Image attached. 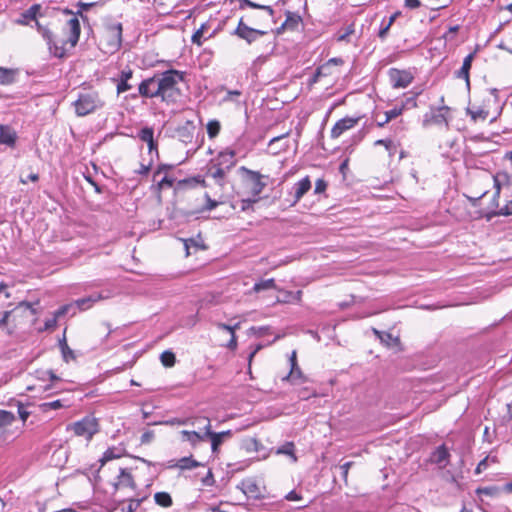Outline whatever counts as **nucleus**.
<instances>
[{"label": "nucleus", "mask_w": 512, "mask_h": 512, "mask_svg": "<svg viewBox=\"0 0 512 512\" xmlns=\"http://www.w3.org/2000/svg\"><path fill=\"white\" fill-rule=\"evenodd\" d=\"M287 135H288V133L274 137L273 139L270 140L268 147L272 154L276 155V154L280 153L281 151H285L288 149L289 146L284 141L285 138L287 137Z\"/></svg>", "instance_id": "27"}, {"label": "nucleus", "mask_w": 512, "mask_h": 512, "mask_svg": "<svg viewBox=\"0 0 512 512\" xmlns=\"http://www.w3.org/2000/svg\"><path fill=\"white\" fill-rule=\"evenodd\" d=\"M57 320H58V318H56L55 315H53L52 318L47 319L45 321V330H52V329H54L57 326Z\"/></svg>", "instance_id": "58"}, {"label": "nucleus", "mask_w": 512, "mask_h": 512, "mask_svg": "<svg viewBox=\"0 0 512 512\" xmlns=\"http://www.w3.org/2000/svg\"><path fill=\"white\" fill-rule=\"evenodd\" d=\"M102 106L103 102L96 92L80 94L78 99L74 102L75 113L80 117L93 113Z\"/></svg>", "instance_id": "3"}, {"label": "nucleus", "mask_w": 512, "mask_h": 512, "mask_svg": "<svg viewBox=\"0 0 512 512\" xmlns=\"http://www.w3.org/2000/svg\"><path fill=\"white\" fill-rule=\"evenodd\" d=\"M275 288H276L275 281H274V279L271 278V279H267V280H263L258 283H255L253 290L255 292H260L263 290L275 289Z\"/></svg>", "instance_id": "39"}, {"label": "nucleus", "mask_w": 512, "mask_h": 512, "mask_svg": "<svg viewBox=\"0 0 512 512\" xmlns=\"http://www.w3.org/2000/svg\"><path fill=\"white\" fill-rule=\"evenodd\" d=\"M40 7L39 5H33L32 7H30L24 14L23 16L25 18H28V19H32L34 20L36 18V15L39 11Z\"/></svg>", "instance_id": "51"}, {"label": "nucleus", "mask_w": 512, "mask_h": 512, "mask_svg": "<svg viewBox=\"0 0 512 512\" xmlns=\"http://www.w3.org/2000/svg\"><path fill=\"white\" fill-rule=\"evenodd\" d=\"M497 457L496 456H486L484 459H482L476 469H475V474L479 475L481 474L482 472H484L490 463H497Z\"/></svg>", "instance_id": "38"}, {"label": "nucleus", "mask_w": 512, "mask_h": 512, "mask_svg": "<svg viewBox=\"0 0 512 512\" xmlns=\"http://www.w3.org/2000/svg\"><path fill=\"white\" fill-rule=\"evenodd\" d=\"M332 68L333 67L330 64H328L327 62L324 63L323 65H321L317 69V71L315 73V79L314 80L316 81L321 76H327V75L332 74L333 73Z\"/></svg>", "instance_id": "45"}, {"label": "nucleus", "mask_w": 512, "mask_h": 512, "mask_svg": "<svg viewBox=\"0 0 512 512\" xmlns=\"http://www.w3.org/2000/svg\"><path fill=\"white\" fill-rule=\"evenodd\" d=\"M18 414L22 421H26L30 415V412L26 409V407L23 404H19Z\"/></svg>", "instance_id": "54"}, {"label": "nucleus", "mask_w": 512, "mask_h": 512, "mask_svg": "<svg viewBox=\"0 0 512 512\" xmlns=\"http://www.w3.org/2000/svg\"><path fill=\"white\" fill-rule=\"evenodd\" d=\"M154 500L161 507H170L172 505V498L167 492H157L154 495Z\"/></svg>", "instance_id": "35"}, {"label": "nucleus", "mask_w": 512, "mask_h": 512, "mask_svg": "<svg viewBox=\"0 0 512 512\" xmlns=\"http://www.w3.org/2000/svg\"><path fill=\"white\" fill-rule=\"evenodd\" d=\"M17 138V132L12 127L0 124V144L13 148L16 145Z\"/></svg>", "instance_id": "12"}, {"label": "nucleus", "mask_w": 512, "mask_h": 512, "mask_svg": "<svg viewBox=\"0 0 512 512\" xmlns=\"http://www.w3.org/2000/svg\"><path fill=\"white\" fill-rule=\"evenodd\" d=\"M63 407V404L60 400H55L51 402H45L40 405L42 411L47 412L48 410H57Z\"/></svg>", "instance_id": "47"}, {"label": "nucleus", "mask_w": 512, "mask_h": 512, "mask_svg": "<svg viewBox=\"0 0 512 512\" xmlns=\"http://www.w3.org/2000/svg\"><path fill=\"white\" fill-rule=\"evenodd\" d=\"M289 361H290L291 369H290L289 374L284 379L288 380V381H294L295 369L298 366V364H297V357H296V351L292 352V354H291V356L289 358Z\"/></svg>", "instance_id": "42"}, {"label": "nucleus", "mask_w": 512, "mask_h": 512, "mask_svg": "<svg viewBox=\"0 0 512 512\" xmlns=\"http://www.w3.org/2000/svg\"><path fill=\"white\" fill-rule=\"evenodd\" d=\"M241 1L243 4H245L246 6H248L250 8L265 10L271 17L274 15V10L272 9L271 6L260 5V4L254 3L250 0H241Z\"/></svg>", "instance_id": "44"}, {"label": "nucleus", "mask_w": 512, "mask_h": 512, "mask_svg": "<svg viewBox=\"0 0 512 512\" xmlns=\"http://www.w3.org/2000/svg\"><path fill=\"white\" fill-rule=\"evenodd\" d=\"M235 34L240 38L245 39L248 43H252L256 40V35H264L265 32L248 27L241 19L235 30Z\"/></svg>", "instance_id": "11"}, {"label": "nucleus", "mask_w": 512, "mask_h": 512, "mask_svg": "<svg viewBox=\"0 0 512 512\" xmlns=\"http://www.w3.org/2000/svg\"><path fill=\"white\" fill-rule=\"evenodd\" d=\"M327 188V183L323 179H318L315 183V189L314 192L316 194H320L324 192Z\"/></svg>", "instance_id": "53"}, {"label": "nucleus", "mask_w": 512, "mask_h": 512, "mask_svg": "<svg viewBox=\"0 0 512 512\" xmlns=\"http://www.w3.org/2000/svg\"><path fill=\"white\" fill-rule=\"evenodd\" d=\"M235 152L233 150H225L218 154L213 160L216 164L226 168L228 171L235 165Z\"/></svg>", "instance_id": "21"}, {"label": "nucleus", "mask_w": 512, "mask_h": 512, "mask_svg": "<svg viewBox=\"0 0 512 512\" xmlns=\"http://www.w3.org/2000/svg\"><path fill=\"white\" fill-rule=\"evenodd\" d=\"M173 165H160L153 174V181L157 182V189L161 191L166 187H172L174 178L168 176V171L173 169Z\"/></svg>", "instance_id": "8"}, {"label": "nucleus", "mask_w": 512, "mask_h": 512, "mask_svg": "<svg viewBox=\"0 0 512 512\" xmlns=\"http://www.w3.org/2000/svg\"><path fill=\"white\" fill-rule=\"evenodd\" d=\"M209 438L211 441V449L213 453H217L220 445L223 443L224 439L220 437L217 433L212 430L209 433H206V439Z\"/></svg>", "instance_id": "36"}, {"label": "nucleus", "mask_w": 512, "mask_h": 512, "mask_svg": "<svg viewBox=\"0 0 512 512\" xmlns=\"http://www.w3.org/2000/svg\"><path fill=\"white\" fill-rule=\"evenodd\" d=\"M165 424H179V425H185V424H191L192 426L196 427L199 432L202 433H209L211 431V420L208 417L205 416H198L191 419H174L165 422Z\"/></svg>", "instance_id": "7"}, {"label": "nucleus", "mask_w": 512, "mask_h": 512, "mask_svg": "<svg viewBox=\"0 0 512 512\" xmlns=\"http://www.w3.org/2000/svg\"><path fill=\"white\" fill-rule=\"evenodd\" d=\"M311 189V181L308 176L301 179L297 183L294 184L293 190H294V200L293 205L298 203L301 198Z\"/></svg>", "instance_id": "18"}, {"label": "nucleus", "mask_w": 512, "mask_h": 512, "mask_svg": "<svg viewBox=\"0 0 512 512\" xmlns=\"http://www.w3.org/2000/svg\"><path fill=\"white\" fill-rule=\"evenodd\" d=\"M479 105L488 109V115H490V111L492 107L498 108L499 101L496 89H488L486 90L482 96Z\"/></svg>", "instance_id": "15"}, {"label": "nucleus", "mask_w": 512, "mask_h": 512, "mask_svg": "<svg viewBox=\"0 0 512 512\" xmlns=\"http://www.w3.org/2000/svg\"><path fill=\"white\" fill-rule=\"evenodd\" d=\"M155 434L152 430L145 431L140 438L141 444H150L154 440Z\"/></svg>", "instance_id": "50"}, {"label": "nucleus", "mask_w": 512, "mask_h": 512, "mask_svg": "<svg viewBox=\"0 0 512 512\" xmlns=\"http://www.w3.org/2000/svg\"><path fill=\"white\" fill-rule=\"evenodd\" d=\"M389 80L394 88H406L412 81L413 76L409 71L392 68L389 70Z\"/></svg>", "instance_id": "5"}, {"label": "nucleus", "mask_w": 512, "mask_h": 512, "mask_svg": "<svg viewBox=\"0 0 512 512\" xmlns=\"http://www.w3.org/2000/svg\"><path fill=\"white\" fill-rule=\"evenodd\" d=\"M11 313H12V311H5L3 313L2 317L0 318V329L7 328V323H8Z\"/></svg>", "instance_id": "57"}, {"label": "nucleus", "mask_w": 512, "mask_h": 512, "mask_svg": "<svg viewBox=\"0 0 512 512\" xmlns=\"http://www.w3.org/2000/svg\"><path fill=\"white\" fill-rule=\"evenodd\" d=\"M181 440L189 442L193 447L197 446L200 442L206 440V433H202L196 430L188 431L182 430L180 432Z\"/></svg>", "instance_id": "20"}, {"label": "nucleus", "mask_w": 512, "mask_h": 512, "mask_svg": "<svg viewBox=\"0 0 512 512\" xmlns=\"http://www.w3.org/2000/svg\"><path fill=\"white\" fill-rule=\"evenodd\" d=\"M220 123L217 120H211L207 124V133L210 138L216 137L220 132Z\"/></svg>", "instance_id": "43"}, {"label": "nucleus", "mask_w": 512, "mask_h": 512, "mask_svg": "<svg viewBox=\"0 0 512 512\" xmlns=\"http://www.w3.org/2000/svg\"><path fill=\"white\" fill-rule=\"evenodd\" d=\"M18 75L17 69L0 67V84L10 85L15 82Z\"/></svg>", "instance_id": "28"}, {"label": "nucleus", "mask_w": 512, "mask_h": 512, "mask_svg": "<svg viewBox=\"0 0 512 512\" xmlns=\"http://www.w3.org/2000/svg\"><path fill=\"white\" fill-rule=\"evenodd\" d=\"M124 454V449L121 447L108 448L104 453L100 462L104 465L106 462L113 459H118Z\"/></svg>", "instance_id": "31"}, {"label": "nucleus", "mask_w": 512, "mask_h": 512, "mask_svg": "<svg viewBox=\"0 0 512 512\" xmlns=\"http://www.w3.org/2000/svg\"><path fill=\"white\" fill-rule=\"evenodd\" d=\"M499 214L505 215V216L512 215V200L509 201L505 206L500 208Z\"/></svg>", "instance_id": "56"}, {"label": "nucleus", "mask_w": 512, "mask_h": 512, "mask_svg": "<svg viewBox=\"0 0 512 512\" xmlns=\"http://www.w3.org/2000/svg\"><path fill=\"white\" fill-rule=\"evenodd\" d=\"M160 360L165 367H172L175 364V355L171 351H164L160 356Z\"/></svg>", "instance_id": "40"}, {"label": "nucleus", "mask_w": 512, "mask_h": 512, "mask_svg": "<svg viewBox=\"0 0 512 512\" xmlns=\"http://www.w3.org/2000/svg\"><path fill=\"white\" fill-rule=\"evenodd\" d=\"M132 74H133V72L131 69L122 71L120 80L117 84L118 94L126 92L131 89L132 86L128 83V81H129V79H131Z\"/></svg>", "instance_id": "30"}, {"label": "nucleus", "mask_w": 512, "mask_h": 512, "mask_svg": "<svg viewBox=\"0 0 512 512\" xmlns=\"http://www.w3.org/2000/svg\"><path fill=\"white\" fill-rule=\"evenodd\" d=\"M195 126L192 122L187 121L185 124L179 126L176 131V137L183 143H190L193 139Z\"/></svg>", "instance_id": "19"}, {"label": "nucleus", "mask_w": 512, "mask_h": 512, "mask_svg": "<svg viewBox=\"0 0 512 512\" xmlns=\"http://www.w3.org/2000/svg\"><path fill=\"white\" fill-rule=\"evenodd\" d=\"M285 499L288 501H299L302 499V496L296 491H290L288 494H286Z\"/></svg>", "instance_id": "61"}, {"label": "nucleus", "mask_w": 512, "mask_h": 512, "mask_svg": "<svg viewBox=\"0 0 512 512\" xmlns=\"http://www.w3.org/2000/svg\"><path fill=\"white\" fill-rule=\"evenodd\" d=\"M479 105L488 109V115H490V111L492 107L498 108L499 101L496 89H488L486 90L482 96Z\"/></svg>", "instance_id": "16"}, {"label": "nucleus", "mask_w": 512, "mask_h": 512, "mask_svg": "<svg viewBox=\"0 0 512 512\" xmlns=\"http://www.w3.org/2000/svg\"><path fill=\"white\" fill-rule=\"evenodd\" d=\"M106 297L103 296L100 293H96L93 295H90L88 297H84L81 299H78L74 302V304L80 309V310H87L91 308L96 302L105 299Z\"/></svg>", "instance_id": "26"}, {"label": "nucleus", "mask_w": 512, "mask_h": 512, "mask_svg": "<svg viewBox=\"0 0 512 512\" xmlns=\"http://www.w3.org/2000/svg\"><path fill=\"white\" fill-rule=\"evenodd\" d=\"M473 59H474V54L473 53L468 54L463 60L462 67L460 68L459 71L456 72V77L460 78V79H464L468 86L470 84L469 72H470V69L472 66Z\"/></svg>", "instance_id": "24"}, {"label": "nucleus", "mask_w": 512, "mask_h": 512, "mask_svg": "<svg viewBox=\"0 0 512 512\" xmlns=\"http://www.w3.org/2000/svg\"><path fill=\"white\" fill-rule=\"evenodd\" d=\"M71 307H72V304H66V305L60 307L57 311H55L54 315L56 316V318L59 319L60 317L66 315Z\"/></svg>", "instance_id": "55"}, {"label": "nucleus", "mask_w": 512, "mask_h": 512, "mask_svg": "<svg viewBox=\"0 0 512 512\" xmlns=\"http://www.w3.org/2000/svg\"><path fill=\"white\" fill-rule=\"evenodd\" d=\"M375 333L378 335L381 342L384 343L387 347H395V346L399 345V343H400L399 338L394 337L390 333H385V332L381 333L377 330H375Z\"/></svg>", "instance_id": "33"}, {"label": "nucleus", "mask_w": 512, "mask_h": 512, "mask_svg": "<svg viewBox=\"0 0 512 512\" xmlns=\"http://www.w3.org/2000/svg\"><path fill=\"white\" fill-rule=\"evenodd\" d=\"M205 24H203L199 29L195 31L192 35V43L197 44L198 46L202 45V37L204 36Z\"/></svg>", "instance_id": "49"}, {"label": "nucleus", "mask_w": 512, "mask_h": 512, "mask_svg": "<svg viewBox=\"0 0 512 512\" xmlns=\"http://www.w3.org/2000/svg\"><path fill=\"white\" fill-rule=\"evenodd\" d=\"M351 466H352V462H346L343 465H341V467H340L342 470V477L345 480V482L347 481L348 472H349V469Z\"/></svg>", "instance_id": "62"}, {"label": "nucleus", "mask_w": 512, "mask_h": 512, "mask_svg": "<svg viewBox=\"0 0 512 512\" xmlns=\"http://www.w3.org/2000/svg\"><path fill=\"white\" fill-rule=\"evenodd\" d=\"M241 170H243L248 176L247 180L249 182L252 193L254 195L260 194L265 187V183L262 181L261 174L259 172L249 170L245 167H242Z\"/></svg>", "instance_id": "10"}, {"label": "nucleus", "mask_w": 512, "mask_h": 512, "mask_svg": "<svg viewBox=\"0 0 512 512\" xmlns=\"http://www.w3.org/2000/svg\"><path fill=\"white\" fill-rule=\"evenodd\" d=\"M15 417L11 412L0 410V426H6L14 421Z\"/></svg>", "instance_id": "46"}, {"label": "nucleus", "mask_w": 512, "mask_h": 512, "mask_svg": "<svg viewBox=\"0 0 512 512\" xmlns=\"http://www.w3.org/2000/svg\"><path fill=\"white\" fill-rule=\"evenodd\" d=\"M240 95H241V91H239V90H231V91H227V94H226V96L223 98V101H224V102H227V101H235V100H236V98H238Z\"/></svg>", "instance_id": "52"}, {"label": "nucleus", "mask_w": 512, "mask_h": 512, "mask_svg": "<svg viewBox=\"0 0 512 512\" xmlns=\"http://www.w3.org/2000/svg\"><path fill=\"white\" fill-rule=\"evenodd\" d=\"M67 430L73 431L76 436L83 437L87 441H90L98 432V422L95 418L85 417L80 421L68 425Z\"/></svg>", "instance_id": "4"}, {"label": "nucleus", "mask_w": 512, "mask_h": 512, "mask_svg": "<svg viewBox=\"0 0 512 512\" xmlns=\"http://www.w3.org/2000/svg\"><path fill=\"white\" fill-rule=\"evenodd\" d=\"M405 109V106L402 105L401 107H395L389 111L385 112L386 121H391L392 119L400 116Z\"/></svg>", "instance_id": "48"}, {"label": "nucleus", "mask_w": 512, "mask_h": 512, "mask_svg": "<svg viewBox=\"0 0 512 512\" xmlns=\"http://www.w3.org/2000/svg\"><path fill=\"white\" fill-rule=\"evenodd\" d=\"M466 112L470 115L473 122L485 121L489 117L488 109L479 105L476 100L469 103Z\"/></svg>", "instance_id": "13"}, {"label": "nucleus", "mask_w": 512, "mask_h": 512, "mask_svg": "<svg viewBox=\"0 0 512 512\" xmlns=\"http://www.w3.org/2000/svg\"><path fill=\"white\" fill-rule=\"evenodd\" d=\"M216 327L218 329L227 331L231 335V338L228 341L226 346L229 349H231V350H235L237 348V338H236V335H235V331L240 328V323H236L233 326H230V325H227V324H224V323H217Z\"/></svg>", "instance_id": "25"}, {"label": "nucleus", "mask_w": 512, "mask_h": 512, "mask_svg": "<svg viewBox=\"0 0 512 512\" xmlns=\"http://www.w3.org/2000/svg\"><path fill=\"white\" fill-rule=\"evenodd\" d=\"M359 120H360L359 117H357V118L346 117V118L340 119L339 121L336 122V124L331 129V137L332 138L340 137L345 131L355 127L358 124Z\"/></svg>", "instance_id": "9"}, {"label": "nucleus", "mask_w": 512, "mask_h": 512, "mask_svg": "<svg viewBox=\"0 0 512 512\" xmlns=\"http://www.w3.org/2000/svg\"><path fill=\"white\" fill-rule=\"evenodd\" d=\"M374 145L384 146L386 148V150H388L390 152L391 147H392V141L390 139H379V140L375 141Z\"/></svg>", "instance_id": "59"}, {"label": "nucleus", "mask_w": 512, "mask_h": 512, "mask_svg": "<svg viewBox=\"0 0 512 512\" xmlns=\"http://www.w3.org/2000/svg\"><path fill=\"white\" fill-rule=\"evenodd\" d=\"M405 6L410 9H416L420 6L419 0H405Z\"/></svg>", "instance_id": "64"}, {"label": "nucleus", "mask_w": 512, "mask_h": 512, "mask_svg": "<svg viewBox=\"0 0 512 512\" xmlns=\"http://www.w3.org/2000/svg\"><path fill=\"white\" fill-rule=\"evenodd\" d=\"M354 32V29L352 26H350L347 31L344 34H341L338 36V41H346L348 40L349 35H351Z\"/></svg>", "instance_id": "63"}, {"label": "nucleus", "mask_w": 512, "mask_h": 512, "mask_svg": "<svg viewBox=\"0 0 512 512\" xmlns=\"http://www.w3.org/2000/svg\"><path fill=\"white\" fill-rule=\"evenodd\" d=\"M116 487H130L135 488L134 479L130 472L125 468L120 469V474L118 476V482Z\"/></svg>", "instance_id": "29"}, {"label": "nucleus", "mask_w": 512, "mask_h": 512, "mask_svg": "<svg viewBox=\"0 0 512 512\" xmlns=\"http://www.w3.org/2000/svg\"><path fill=\"white\" fill-rule=\"evenodd\" d=\"M447 108H440L436 112H432L431 114H426L425 119L423 121L425 126L436 124V125H448L447 118L443 113Z\"/></svg>", "instance_id": "22"}, {"label": "nucleus", "mask_w": 512, "mask_h": 512, "mask_svg": "<svg viewBox=\"0 0 512 512\" xmlns=\"http://www.w3.org/2000/svg\"><path fill=\"white\" fill-rule=\"evenodd\" d=\"M160 98L163 101H173L178 95L177 84L182 80L181 74L176 70H169L159 75Z\"/></svg>", "instance_id": "2"}, {"label": "nucleus", "mask_w": 512, "mask_h": 512, "mask_svg": "<svg viewBox=\"0 0 512 512\" xmlns=\"http://www.w3.org/2000/svg\"><path fill=\"white\" fill-rule=\"evenodd\" d=\"M36 25L39 33L45 39L50 53L55 57H64L79 41L81 27L77 17H73L67 21L65 38L62 39H58L48 28L43 27L39 22H36Z\"/></svg>", "instance_id": "1"}, {"label": "nucleus", "mask_w": 512, "mask_h": 512, "mask_svg": "<svg viewBox=\"0 0 512 512\" xmlns=\"http://www.w3.org/2000/svg\"><path fill=\"white\" fill-rule=\"evenodd\" d=\"M106 34L111 47L118 49L122 42V25L116 23L108 26Z\"/></svg>", "instance_id": "14"}, {"label": "nucleus", "mask_w": 512, "mask_h": 512, "mask_svg": "<svg viewBox=\"0 0 512 512\" xmlns=\"http://www.w3.org/2000/svg\"><path fill=\"white\" fill-rule=\"evenodd\" d=\"M449 452L444 445L439 446L431 455V462L440 467H446L449 462Z\"/></svg>", "instance_id": "23"}, {"label": "nucleus", "mask_w": 512, "mask_h": 512, "mask_svg": "<svg viewBox=\"0 0 512 512\" xmlns=\"http://www.w3.org/2000/svg\"><path fill=\"white\" fill-rule=\"evenodd\" d=\"M276 454L287 455L292 459L293 462L297 461V457L295 455V445L293 442H286L276 450Z\"/></svg>", "instance_id": "34"}, {"label": "nucleus", "mask_w": 512, "mask_h": 512, "mask_svg": "<svg viewBox=\"0 0 512 512\" xmlns=\"http://www.w3.org/2000/svg\"><path fill=\"white\" fill-rule=\"evenodd\" d=\"M229 171L212 161L207 171V176L212 178L219 186L224 185V179Z\"/></svg>", "instance_id": "17"}, {"label": "nucleus", "mask_w": 512, "mask_h": 512, "mask_svg": "<svg viewBox=\"0 0 512 512\" xmlns=\"http://www.w3.org/2000/svg\"><path fill=\"white\" fill-rule=\"evenodd\" d=\"M60 347H61V352H62V356H63V359L68 362L69 360H74L75 359V355H74V352L73 350L67 345L65 339L60 342Z\"/></svg>", "instance_id": "41"}, {"label": "nucleus", "mask_w": 512, "mask_h": 512, "mask_svg": "<svg viewBox=\"0 0 512 512\" xmlns=\"http://www.w3.org/2000/svg\"><path fill=\"white\" fill-rule=\"evenodd\" d=\"M154 131L150 127L143 128L139 133V138L148 144L149 150L152 151L155 148L153 139Z\"/></svg>", "instance_id": "32"}, {"label": "nucleus", "mask_w": 512, "mask_h": 512, "mask_svg": "<svg viewBox=\"0 0 512 512\" xmlns=\"http://www.w3.org/2000/svg\"><path fill=\"white\" fill-rule=\"evenodd\" d=\"M160 79L154 76L143 80L139 85V94L147 98L160 97Z\"/></svg>", "instance_id": "6"}, {"label": "nucleus", "mask_w": 512, "mask_h": 512, "mask_svg": "<svg viewBox=\"0 0 512 512\" xmlns=\"http://www.w3.org/2000/svg\"><path fill=\"white\" fill-rule=\"evenodd\" d=\"M199 465H200L199 462H197L196 460L189 458V457H183V458L179 459L176 464V466L182 470L193 469V468L198 467Z\"/></svg>", "instance_id": "37"}, {"label": "nucleus", "mask_w": 512, "mask_h": 512, "mask_svg": "<svg viewBox=\"0 0 512 512\" xmlns=\"http://www.w3.org/2000/svg\"><path fill=\"white\" fill-rule=\"evenodd\" d=\"M205 197L207 199V205L204 208V210H209L210 211V210H213L214 208H216L218 206L219 202L211 199L208 194H205Z\"/></svg>", "instance_id": "60"}]
</instances>
